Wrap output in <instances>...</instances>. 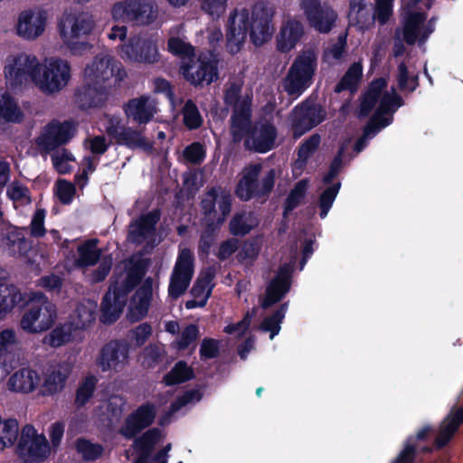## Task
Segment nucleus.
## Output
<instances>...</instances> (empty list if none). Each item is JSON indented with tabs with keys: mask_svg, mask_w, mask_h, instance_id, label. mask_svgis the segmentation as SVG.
<instances>
[{
	"mask_svg": "<svg viewBox=\"0 0 463 463\" xmlns=\"http://www.w3.org/2000/svg\"><path fill=\"white\" fill-rule=\"evenodd\" d=\"M71 78L70 63L59 57L39 59L33 86L47 95L59 93L69 84Z\"/></svg>",
	"mask_w": 463,
	"mask_h": 463,
	"instance_id": "obj_6",
	"label": "nucleus"
},
{
	"mask_svg": "<svg viewBox=\"0 0 463 463\" xmlns=\"http://www.w3.org/2000/svg\"><path fill=\"white\" fill-rule=\"evenodd\" d=\"M19 435V425L14 419L0 420V452L11 448L16 442Z\"/></svg>",
	"mask_w": 463,
	"mask_h": 463,
	"instance_id": "obj_42",
	"label": "nucleus"
},
{
	"mask_svg": "<svg viewBox=\"0 0 463 463\" xmlns=\"http://www.w3.org/2000/svg\"><path fill=\"white\" fill-rule=\"evenodd\" d=\"M42 374L32 366H23L14 371L6 381V389L16 394L28 395L37 391Z\"/></svg>",
	"mask_w": 463,
	"mask_h": 463,
	"instance_id": "obj_25",
	"label": "nucleus"
},
{
	"mask_svg": "<svg viewBox=\"0 0 463 463\" xmlns=\"http://www.w3.org/2000/svg\"><path fill=\"white\" fill-rule=\"evenodd\" d=\"M255 314V310L248 311L242 320L236 324H229L227 325L223 331L224 333L233 335L236 338H241L244 335V334L248 331L249 326L251 322V318Z\"/></svg>",
	"mask_w": 463,
	"mask_h": 463,
	"instance_id": "obj_59",
	"label": "nucleus"
},
{
	"mask_svg": "<svg viewBox=\"0 0 463 463\" xmlns=\"http://www.w3.org/2000/svg\"><path fill=\"white\" fill-rule=\"evenodd\" d=\"M397 82L402 91L411 92L418 87V74L413 70H409L407 64L402 61L398 65Z\"/></svg>",
	"mask_w": 463,
	"mask_h": 463,
	"instance_id": "obj_48",
	"label": "nucleus"
},
{
	"mask_svg": "<svg viewBox=\"0 0 463 463\" xmlns=\"http://www.w3.org/2000/svg\"><path fill=\"white\" fill-rule=\"evenodd\" d=\"M70 373L71 369L67 365H57L48 369L42 375L40 387L37 389L38 395L49 397L62 392Z\"/></svg>",
	"mask_w": 463,
	"mask_h": 463,
	"instance_id": "obj_29",
	"label": "nucleus"
},
{
	"mask_svg": "<svg viewBox=\"0 0 463 463\" xmlns=\"http://www.w3.org/2000/svg\"><path fill=\"white\" fill-rule=\"evenodd\" d=\"M431 432L430 426L423 427L416 435V438H410L403 449L392 463H414V453L416 449L415 439H423Z\"/></svg>",
	"mask_w": 463,
	"mask_h": 463,
	"instance_id": "obj_44",
	"label": "nucleus"
},
{
	"mask_svg": "<svg viewBox=\"0 0 463 463\" xmlns=\"http://www.w3.org/2000/svg\"><path fill=\"white\" fill-rule=\"evenodd\" d=\"M32 243L24 238L23 231L17 227L7 225L0 232V250L11 256L33 262L30 256Z\"/></svg>",
	"mask_w": 463,
	"mask_h": 463,
	"instance_id": "obj_22",
	"label": "nucleus"
},
{
	"mask_svg": "<svg viewBox=\"0 0 463 463\" xmlns=\"http://www.w3.org/2000/svg\"><path fill=\"white\" fill-rule=\"evenodd\" d=\"M118 56L128 62L152 64L159 60L157 46L150 38L136 35L117 49Z\"/></svg>",
	"mask_w": 463,
	"mask_h": 463,
	"instance_id": "obj_16",
	"label": "nucleus"
},
{
	"mask_svg": "<svg viewBox=\"0 0 463 463\" xmlns=\"http://www.w3.org/2000/svg\"><path fill=\"white\" fill-rule=\"evenodd\" d=\"M159 219V213L153 211L133 222L129 226L128 241L145 248H154L160 241L156 233V225Z\"/></svg>",
	"mask_w": 463,
	"mask_h": 463,
	"instance_id": "obj_19",
	"label": "nucleus"
},
{
	"mask_svg": "<svg viewBox=\"0 0 463 463\" xmlns=\"http://www.w3.org/2000/svg\"><path fill=\"white\" fill-rule=\"evenodd\" d=\"M165 435L156 429H151L134 440L132 448L126 451L132 463H166L171 443L164 445Z\"/></svg>",
	"mask_w": 463,
	"mask_h": 463,
	"instance_id": "obj_8",
	"label": "nucleus"
},
{
	"mask_svg": "<svg viewBox=\"0 0 463 463\" xmlns=\"http://www.w3.org/2000/svg\"><path fill=\"white\" fill-rule=\"evenodd\" d=\"M51 19L47 9L33 6L22 10L15 20V34L25 41H35L45 33Z\"/></svg>",
	"mask_w": 463,
	"mask_h": 463,
	"instance_id": "obj_13",
	"label": "nucleus"
},
{
	"mask_svg": "<svg viewBox=\"0 0 463 463\" xmlns=\"http://www.w3.org/2000/svg\"><path fill=\"white\" fill-rule=\"evenodd\" d=\"M24 300L23 293L13 284L0 283V319L5 318Z\"/></svg>",
	"mask_w": 463,
	"mask_h": 463,
	"instance_id": "obj_37",
	"label": "nucleus"
},
{
	"mask_svg": "<svg viewBox=\"0 0 463 463\" xmlns=\"http://www.w3.org/2000/svg\"><path fill=\"white\" fill-rule=\"evenodd\" d=\"M129 349L127 344L112 341L101 350L99 364L102 371L120 372L128 364Z\"/></svg>",
	"mask_w": 463,
	"mask_h": 463,
	"instance_id": "obj_26",
	"label": "nucleus"
},
{
	"mask_svg": "<svg viewBox=\"0 0 463 463\" xmlns=\"http://www.w3.org/2000/svg\"><path fill=\"white\" fill-rule=\"evenodd\" d=\"M194 272V257L191 250L180 246L168 286V296L176 299L188 288Z\"/></svg>",
	"mask_w": 463,
	"mask_h": 463,
	"instance_id": "obj_15",
	"label": "nucleus"
},
{
	"mask_svg": "<svg viewBox=\"0 0 463 463\" xmlns=\"http://www.w3.org/2000/svg\"><path fill=\"white\" fill-rule=\"evenodd\" d=\"M287 304H284L272 316L264 319L260 328L264 332H269V338L273 339L280 331V324L282 323L287 312Z\"/></svg>",
	"mask_w": 463,
	"mask_h": 463,
	"instance_id": "obj_52",
	"label": "nucleus"
},
{
	"mask_svg": "<svg viewBox=\"0 0 463 463\" xmlns=\"http://www.w3.org/2000/svg\"><path fill=\"white\" fill-rule=\"evenodd\" d=\"M214 269L208 268L201 271L193 288V299L185 303L187 309L202 307L205 306L213 288V279L214 278Z\"/></svg>",
	"mask_w": 463,
	"mask_h": 463,
	"instance_id": "obj_31",
	"label": "nucleus"
},
{
	"mask_svg": "<svg viewBox=\"0 0 463 463\" xmlns=\"http://www.w3.org/2000/svg\"><path fill=\"white\" fill-rule=\"evenodd\" d=\"M125 270L116 275L113 284L105 295L101 306L100 321L111 324L116 321L126 304L127 295L137 284L144 275L143 266L132 265V261L124 264Z\"/></svg>",
	"mask_w": 463,
	"mask_h": 463,
	"instance_id": "obj_5",
	"label": "nucleus"
},
{
	"mask_svg": "<svg viewBox=\"0 0 463 463\" xmlns=\"http://www.w3.org/2000/svg\"><path fill=\"white\" fill-rule=\"evenodd\" d=\"M348 19L350 24L361 31L368 30L374 24V15L371 13L370 6L359 12L348 13Z\"/></svg>",
	"mask_w": 463,
	"mask_h": 463,
	"instance_id": "obj_55",
	"label": "nucleus"
},
{
	"mask_svg": "<svg viewBox=\"0 0 463 463\" xmlns=\"http://www.w3.org/2000/svg\"><path fill=\"white\" fill-rule=\"evenodd\" d=\"M316 69V52L311 50L302 52L289 68L283 81L284 90L291 96L300 95L311 84Z\"/></svg>",
	"mask_w": 463,
	"mask_h": 463,
	"instance_id": "obj_11",
	"label": "nucleus"
},
{
	"mask_svg": "<svg viewBox=\"0 0 463 463\" xmlns=\"http://www.w3.org/2000/svg\"><path fill=\"white\" fill-rule=\"evenodd\" d=\"M198 327L194 325H189L182 331L181 335L175 339V345L179 350L187 348L194 343L198 336Z\"/></svg>",
	"mask_w": 463,
	"mask_h": 463,
	"instance_id": "obj_64",
	"label": "nucleus"
},
{
	"mask_svg": "<svg viewBox=\"0 0 463 463\" xmlns=\"http://www.w3.org/2000/svg\"><path fill=\"white\" fill-rule=\"evenodd\" d=\"M17 450L25 463L41 462L51 453L45 436L43 433L39 434L32 425H26L22 429Z\"/></svg>",
	"mask_w": 463,
	"mask_h": 463,
	"instance_id": "obj_17",
	"label": "nucleus"
},
{
	"mask_svg": "<svg viewBox=\"0 0 463 463\" xmlns=\"http://www.w3.org/2000/svg\"><path fill=\"white\" fill-rule=\"evenodd\" d=\"M292 264H285L280 267L275 279L269 283L266 290V296L261 301V307L268 308L271 305L279 301L288 291L290 286V273Z\"/></svg>",
	"mask_w": 463,
	"mask_h": 463,
	"instance_id": "obj_30",
	"label": "nucleus"
},
{
	"mask_svg": "<svg viewBox=\"0 0 463 463\" xmlns=\"http://www.w3.org/2000/svg\"><path fill=\"white\" fill-rule=\"evenodd\" d=\"M258 223V218L252 213H243L233 217L230 222V230L234 235H245Z\"/></svg>",
	"mask_w": 463,
	"mask_h": 463,
	"instance_id": "obj_43",
	"label": "nucleus"
},
{
	"mask_svg": "<svg viewBox=\"0 0 463 463\" xmlns=\"http://www.w3.org/2000/svg\"><path fill=\"white\" fill-rule=\"evenodd\" d=\"M78 253L79 258L76 260L77 266L85 267L93 265L99 256L97 241L95 240L86 241L78 247Z\"/></svg>",
	"mask_w": 463,
	"mask_h": 463,
	"instance_id": "obj_49",
	"label": "nucleus"
},
{
	"mask_svg": "<svg viewBox=\"0 0 463 463\" xmlns=\"http://www.w3.org/2000/svg\"><path fill=\"white\" fill-rule=\"evenodd\" d=\"M305 29L302 22L291 15H286L276 36L279 51L288 52L293 50L304 36Z\"/></svg>",
	"mask_w": 463,
	"mask_h": 463,
	"instance_id": "obj_27",
	"label": "nucleus"
},
{
	"mask_svg": "<svg viewBox=\"0 0 463 463\" xmlns=\"http://www.w3.org/2000/svg\"><path fill=\"white\" fill-rule=\"evenodd\" d=\"M393 2L394 0H375L374 21L381 24H386L392 15Z\"/></svg>",
	"mask_w": 463,
	"mask_h": 463,
	"instance_id": "obj_61",
	"label": "nucleus"
},
{
	"mask_svg": "<svg viewBox=\"0 0 463 463\" xmlns=\"http://www.w3.org/2000/svg\"><path fill=\"white\" fill-rule=\"evenodd\" d=\"M125 405V400L119 395H111L106 401H104L99 407V413L97 411V416L102 420V415L106 414L107 419L111 421L114 418L117 419L120 416L123 407Z\"/></svg>",
	"mask_w": 463,
	"mask_h": 463,
	"instance_id": "obj_45",
	"label": "nucleus"
},
{
	"mask_svg": "<svg viewBox=\"0 0 463 463\" xmlns=\"http://www.w3.org/2000/svg\"><path fill=\"white\" fill-rule=\"evenodd\" d=\"M205 223L209 228L220 225L231 211L230 194L222 189H213L202 202Z\"/></svg>",
	"mask_w": 463,
	"mask_h": 463,
	"instance_id": "obj_21",
	"label": "nucleus"
},
{
	"mask_svg": "<svg viewBox=\"0 0 463 463\" xmlns=\"http://www.w3.org/2000/svg\"><path fill=\"white\" fill-rule=\"evenodd\" d=\"M194 375L192 367L184 362H178L171 371L165 375L164 382L166 385L178 384L191 380Z\"/></svg>",
	"mask_w": 463,
	"mask_h": 463,
	"instance_id": "obj_47",
	"label": "nucleus"
},
{
	"mask_svg": "<svg viewBox=\"0 0 463 463\" xmlns=\"http://www.w3.org/2000/svg\"><path fill=\"white\" fill-rule=\"evenodd\" d=\"M126 77L127 71L119 61L109 54L97 55L84 70V85L77 93L78 103L83 109L99 106L108 90L118 85Z\"/></svg>",
	"mask_w": 463,
	"mask_h": 463,
	"instance_id": "obj_3",
	"label": "nucleus"
},
{
	"mask_svg": "<svg viewBox=\"0 0 463 463\" xmlns=\"http://www.w3.org/2000/svg\"><path fill=\"white\" fill-rule=\"evenodd\" d=\"M53 168L61 175L70 173L75 163V156L67 149L60 148L51 155Z\"/></svg>",
	"mask_w": 463,
	"mask_h": 463,
	"instance_id": "obj_46",
	"label": "nucleus"
},
{
	"mask_svg": "<svg viewBox=\"0 0 463 463\" xmlns=\"http://www.w3.org/2000/svg\"><path fill=\"white\" fill-rule=\"evenodd\" d=\"M114 22H131L137 25L153 23L156 14L149 2L145 0H122L116 2L110 10Z\"/></svg>",
	"mask_w": 463,
	"mask_h": 463,
	"instance_id": "obj_14",
	"label": "nucleus"
},
{
	"mask_svg": "<svg viewBox=\"0 0 463 463\" xmlns=\"http://www.w3.org/2000/svg\"><path fill=\"white\" fill-rule=\"evenodd\" d=\"M97 384V378L93 375L87 376L80 384L76 392L75 404L78 407L85 405L91 398Z\"/></svg>",
	"mask_w": 463,
	"mask_h": 463,
	"instance_id": "obj_53",
	"label": "nucleus"
},
{
	"mask_svg": "<svg viewBox=\"0 0 463 463\" xmlns=\"http://www.w3.org/2000/svg\"><path fill=\"white\" fill-rule=\"evenodd\" d=\"M260 170V164H252L243 168L235 191L239 198L248 201L254 196H260L258 176Z\"/></svg>",
	"mask_w": 463,
	"mask_h": 463,
	"instance_id": "obj_33",
	"label": "nucleus"
},
{
	"mask_svg": "<svg viewBox=\"0 0 463 463\" xmlns=\"http://www.w3.org/2000/svg\"><path fill=\"white\" fill-rule=\"evenodd\" d=\"M152 292L153 280L150 278L146 279L131 298L128 313L130 320L137 321L146 315Z\"/></svg>",
	"mask_w": 463,
	"mask_h": 463,
	"instance_id": "obj_32",
	"label": "nucleus"
},
{
	"mask_svg": "<svg viewBox=\"0 0 463 463\" xmlns=\"http://www.w3.org/2000/svg\"><path fill=\"white\" fill-rule=\"evenodd\" d=\"M201 8L213 18L222 15L227 7L228 0H199Z\"/></svg>",
	"mask_w": 463,
	"mask_h": 463,
	"instance_id": "obj_63",
	"label": "nucleus"
},
{
	"mask_svg": "<svg viewBox=\"0 0 463 463\" xmlns=\"http://www.w3.org/2000/svg\"><path fill=\"white\" fill-rule=\"evenodd\" d=\"M463 421V409L453 411L442 422L436 443L438 447L444 446Z\"/></svg>",
	"mask_w": 463,
	"mask_h": 463,
	"instance_id": "obj_41",
	"label": "nucleus"
},
{
	"mask_svg": "<svg viewBox=\"0 0 463 463\" xmlns=\"http://www.w3.org/2000/svg\"><path fill=\"white\" fill-rule=\"evenodd\" d=\"M75 186L71 182L60 179L55 184V194L64 204L71 203L75 195Z\"/></svg>",
	"mask_w": 463,
	"mask_h": 463,
	"instance_id": "obj_62",
	"label": "nucleus"
},
{
	"mask_svg": "<svg viewBox=\"0 0 463 463\" xmlns=\"http://www.w3.org/2000/svg\"><path fill=\"white\" fill-rule=\"evenodd\" d=\"M77 339H80L79 334L69 322H66L48 333L43 338V344L51 347H60Z\"/></svg>",
	"mask_w": 463,
	"mask_h": 463,
	"instance_id": "obj_38",
	"label": "nucleus"
},
{
	"mask_svg": "<svg viewBox=\"0 0 463 463\" xmlns=\"http://www.w3.org/2000/svg\"><path fill=\"white\" fill-rule=\"evenodd\" d=\"M275 7L269 4L259 2L250 10L241 8L234 10L229 16L226 25V47L230 53L238 52L243 45L247 33L251 42L260 46L269 41L275 32L273 19Z\"/></svg>",
	"mask_w": 463,
	"mask_h": 463,
	"instance_id": "obj_1",
	"label": "nucleus"
},
{
	"mask_svg": "<svg viewBox=\"0 0 463 463\" xmlns=\"http://www.w3.org/2000/svg\"><path fill=\"white\" fill-rule=\"evenodd\" d=\"M97 304L93 301L87 300L80 303L68 321L74 331L79 334L80 331L90 326L96 318Z\"/></svg>",
	"mask_w": 463,
	"mask_h": 463,
	"instance_id": "obj_36",
	"label": "nucleus"
},
{
	"mask_svg": "<svg viewBox=\"0 0 463 463\" xmlns=\"http://www.w3.org/2000/svg\"><path fill=\"white\" fill-rule=\"evenodd\" d=\"M18 345V338L14 329L6 328L0 331V358L7 359L8 364L10 358L8 354L12 353L14 348Z\"/></svg>",
	"mask_w": 463,
	"mask_h": 463,
	"instance_id": "obj_56",
	"label": "nucleus"
},
{
	"mask_svg": "<svg viewBox=\"0 0 463 463\" xmlns=\"http://www.w3.org/2000/svg\"><path fill=\"white\" fill-rule=\"evenodd\" d=\"M77 452L85 460H95L103 453V447L100 444L91 442L86 439H79L75 442Z\"/></svg>",
	"mask_w": 463,
	"mask_h": 463,
	"instance_id": "obj_51",
	"label": "nucleus"
},
{
	"mask_svg": "<svg viewBox=\"0 0 463 463\" xmlns=\"http://www.w3.org/2000/svg\"><path fill=\"white\" fill-rule=\"evenodd\" d=\"M241 86L232 84L226 91L225 101L234 106L232 118V134L234 141H241L244 137L245 146L255 152L266 153L275 145L277 131L272 124L260 121L250 128V103L249 95L241 96Z\"/></svg>",
	"mask_w": 463,
	"mask_h": 463,
	"instance_id": "obj_2",
	"label": "nucleus"
},
{
	"mask_svg": "<svg viewBox=\"0 0 463 463\" xmlns=\"http://www.w3.org/2000/svg\"><path fill=\"white\" fill-rule=\"evenodd\" d=\"M128 118L139 124L149 122L156 113L155 101L147 97H139L130 99L124 107Z\"/></svg>",
	"mask_w": 463,
	"mask_h": 463,
	"instance_id": "obj_34",
	"label": "nucleus"
},
{
	"mask_svg": "<svg viewBox=\"0 0 463 463\" xmlns=\"http://www.w3.org/2000/svg\"><path fill=\"white\" fill-rule=\"evenodd\" d=\"M6 194L14 206L25 205L31 203L29 190L19 182H12L7 187Z\"/></svg>",
	"mask_w": 463,
	"mask_h": 463,
	"instance_id": "obj_54",
	"label": "nucleus"
},
{
	"mask_svg": "<svg viewBox=\"0 0 463 463\" xmlns=\"http://www.w3.org/2000/svg\"><path fill=\"white\" fill-rule=\"evenodd\" d=\"M300 7L309 25L322 33H328L337 19L335 11L319 0H301Z\"/></svg>",
	"mask_w": 463,
	"mask_h": 463,
	"instance_id": "obj_20",
	"label": "nucleus"
},
{
	"mask_svg": "<svg viewBox=\"0 0 463 463\" xmlns=\"http://www.w3.org/2000/svg\"><path fill=\"white\" fill-rule=\"evenodd\" d=\"M362 75L363 66L361 62H354L346 71L342 80L336 85L335 91L340 92L344 90H354Z\"/></svg>",
	"mask_w": 463,
	"mask_h": 463,
	"instance_id": "obj_50",
	"label": "nucleus"
},
{
	"mask_svg": "<svg viewBox=\"0 0 463 463\" xmlns=\"http://www.w3.org/2000/svg\"><path fill=\"white\" fill-rule=\"evenodd\" d=\"M95 27L93 16L85 12L64 14L59 24V32L63 43L74 54H80L89 49V44L79 40L88 35Z\"/></svg>",
	"mask_w": 463,
	"mask_h": 463,
	"instance_id": "obj_10",
	"label": "nucleus"
},
{
	"mask_svg": "<svg viewBox=\"0 0 463 463\" xmlns=\"http://www.w3.org/2000/svg\"><path fill=\"white\" fill-rule=\"evenodd\" d=\"M182 26H175L170 30L167 47L170 52L179 55L184 61L194 54V48L182 35Z\"/></svg>",
	"mask_w": 463,
	"mask_h": 463,
	"instance_id": "obj_40",
	"label": "nucleus"
},
{
	"mask_svg": "<svg viewBox=\"0 0 463 463\" xmlns=\"http://www.w3.org/2000/svg\"><path fill=\"white\" fill-rule=\"evenodd\" d=\"M39 58L30 52H15L8 54L4 61V76L10 90H22L33 84Z\"/></svg>",
	"mask_w": 463,
	"mask_h": 463,
	"instance_id": "obj_9",
	"label": "nucleus"
},
{
	"mask_svg": "<svg viewBox=\"0 0 463 463\" xmlns=\"http://www.w3.org/2000/svg\"><path fill=\"white\" fill-rule=\"evenodd\" d=\"M0 118L12 123H20L24 119V113L16 99L3 90H0Z\"/></svg>",
	"mask_w": 463,
	"mask_h": 463,
	"instance_id": "obj_39",
	"label": "nucleus"
},
{
	"mask_svg": "<svg viewBox=\"0 0 463 463\" xmlns=\"http://www.w3.org/2000/svg\"><path fill=\"white\" fill-rule=\"evenodd\" d=\"M320 144V137L318 135H313L305 143L302 144L298 150V158L294 165V172L301 169L307 158L317 150Z\"/></svg>",
	"mask_w": 463,
	"mask_h": 463,
	"instance_id": "obj_57",
	"label": "nucleus"
},
{
	"mask_svg": "<svg viewBox=\"0 0 463 463\" xmlns=\"http://www.w3.org/2000/svg\"><path fill=\"white\" fill-rule=\"evenodd\" d=\"M156 414L157 409L155 404L151 402L141 404L126 417L119 433L127 439L136 437L144 429L153 424Z\"/></svg>",
	"mask_w": 463,
	"mask_h": 463,
	"instance_id": "obj_23",
	"label": "nucleus"
},
{
	"mask_svg": "<svg viewBox=\"0 0 463 463\" xmlns=\"http://www.w3.org/2000/svg\"><path fill=\"white\" fill-rule=\"evenodd\" d=\"M75 134V127L70 122L52 121L41 131L35 142L45 151L54 149L56 146L67 143Z\"/></svg>",
	"mask_w": 463,
	"mask_h": 463,
	"instance_id": "obj_24",
	"label": "nucleus"
},
{
	"mask_svg": "<svg viewBox=\"0 0 463 463\" xmlns=\"http://www.w3.org/2000/svg\"><path fill=\"white\" fill-rule=\"evenodd\" d=\"M402 105V99L393 87H388L386 80L378 79L370 84L363 96L360 114L366 116L371 111L374 113L364 128L363 137L355 144L356 153L362 151L368 139L392 123L393 113Z\"/></svg>",
	"mask_w": 463,
	"mask_h": 463,
	"instance_id": "obj_4",
	"label": "nucleus"
},
{
	"mask_svg": "<svg viewBox=\"0 0 463 463\" xmlns=\"http://www.w3.org/2000/svg\"><path fill=\"white\" fill-rule=\"evenodd\" d=\"M308 184L307 180H301L289 193L286 203H285V213L296 208L304 199Z\"/></svg>",
	"mask_w": 463,
	"mask_h": 463,
	"instance_id": "obj_58",
	"label": "nucleus"
},
{
	"mask_svg": "<svg viewBox=\"0 0 463 463\" xmlns=\"http://www.w3.org/2000/svg\"><path fill=\"white\" fill-rule=\"evenodd\" d=\"M340 188V184H336L333 186L326 189L319 198V207H320V217L322 219L326 218L329 210L331 209L333 203L338 194Z\"/></svg>",
	"mask_w": 463,
	"mask_h": 463,
	"instance_id": "obj_60",
	"label": "nucleus"
},
{
	"mask_svg": "<svg viewBox=\"0 0 463 463\" xmlns=\"http://www.w3.org/2000/svg\"><path fill=\"white\" fill-rule=\"evenodd\" d=\"M119 120L117 118H109L106 130L109 133H119L120 141L130 147H138L146 151L152 148V145L141 135L129 128L119 130Z\"/></svg>",
	"mask_w": 463,
	"mask_h": 463,
	"instance_id": "obj_35",
	"label": "nucleus"
},
{
	"mask_svg": "<svg viewBox=\"0 0 463 463\" xmlns=\"http://www.w3.org/2000/svg\"><path fill=\"white\" fill-rule=\"evenodd\" d=\"M218 60L212 52L202 53L197 57L191 55L184 59L181 73L194 85L209 84L218 78Z\"/></svg>",
	"mask_w": 463,
	"mask_h": 463,
	"instance_id": "obj_12",
	"label": "nucleus"
},
{
	"mask_svg": "<svg viewBox=\"0 0 463 463\" xmlns=\"http://www.w3.org/2000/svg\"><path fill=\"white\" fill-rule=\"evenodd\" d=\"M326 118L325 111L317 105L304 103L294 109V136L300 137L306 131L321 123Z\"/></svg>",
	"mask_w": 463,
	"mask_h": 463,
	"instance_id": "obj_28",
	"label": "nucleus"
},
{
	"mask_svg": "<svg viewBox=\"0 0 463 463\" xmlns=\"http://www.w3.org/2000/svg\"><path fill=\"white\" fill-rule=\"evenodd\" d=\"M57 319V309L43 293H31L20 320V327L30 334L49 330Z\"/></svg>",
	"mask_w": 463,
	"mask_h": 463,
	"instance_id": "obj_7",
	"label": "nucleus"
},
{
	"mask_svg": "<svg viewBox=\"0 0 463 463\" xmlns=\"http://www.w3.org/2000/svg\"><path fill=\"white\" fill-rule=\"evenodd\" d=\"M434 30V19L427 20L422 13L408 11L402 16V29L397 31L396 34L399 36L402 33L409 44H423Z\"/></svg>",
	"mask_w": 463,
	"mask_h": 463,
	"instance_id": "obj_18",
	"label": "nucleus"
}]
</instances>
